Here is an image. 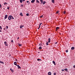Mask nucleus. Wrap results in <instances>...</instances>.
<instances>
[{"mask_svg": "<svg viewBox=\"0 0 75 75\" xmlns=\"http://www.w3.org/2000/svg\"><path fill=\"white\" fill-rule=\"evenodd\" d=\"M57 44V42H56L55 43V44Z\"/></svg>", "mask_w": 75, "mask_h": 75, "instance_id": "a18cd8bd", "label": "nucleus"}, {"mask_svg": "<svg viewBox=\"0 0 75 75\" xmlns=\"http://www.w3.org/2000/svg\"><path fill=\"white\" fill-rule=\"evenodd\" d=\"M28 2H29V1H27V3H28Z\"/></svg>", "mask_w": 75, "mask_h": 75, "instance_id": "79ce46f5", "label": "nucleus"}, {"mask_svg": "<svg viewBox=\"0 0 75 75\" xmlns=\"http://www.w3.org/2000/svg\"><path fill=\"white\" fill-rule=\"evenodd\" d=\"M8 28V26H6V29H7V28Z\"/></svg>", "mask_w": 75, "mask_h": 75, "instance_id": "c9c22d12", "label": "nucleus"}, {"mask_svg": "<svg viewBox=\"0 0 75 75\" xmlns=\"http://www.w3.org/2000/svg\"><path fill=\"white\" fill-rule=\"evenodd\" d=\"M10 70L12 72H14V70L13 69H10Z\"/></svg>", "mask_w": 75, "mask_h": 75, "instance_id": "1a4fd4ad", "label": "nucleus"}, {"mask_svg": "<svg viewBox=\"0 0 75 75\" xmlns=\"http://www.w3.org/2000/svg\"><path fill=\"white\" fill-rule=\"evenodd\" d=\"M34 2H35V0H32L31 1V3H34Z\"/></svg>", "mask_w": 75, "mask_h": 75, "instance_id": "423d86ee", "label": "nucleus"}, {"mask_svg": "<svg viewBox=\"0 0 75 75\" xmlns=\"http://www.w3.org/2000/svg\"><path fill=\"white\" fill-rule=\"evenodd\" d=\"M74 49H75V47H72L71 48V50H74Z\"/></svg>", "mask_w": 75, "mask_h": 75, "instance_id": "2eb2a0df", "label": "nucleus"}, {"mask_svg": "<svg viewBox=\"0 0 75 75\" xmlns=\"http://www.w3.org/2000/svg\"><path fill=\"white\" fill-rule=\"evenodd\" d=\"M73 68H75V65H74V66H73Z\"/></svg>", "mask_w": 75, "mask_h": 75, "instance_id": "e433bc0d", "label": "nucleus"}, {"mask_svg": "<svg viewBox=\"0 0 75 75\" xmlns=\"http://www.w3.org/2000/svg\"><path fill=\"white\" fill-rule=\"evenodd\" d=\"M59 12V11H57L56 13V14H58V13Z\"/></svg>", "mask_w": 75, "mask_h": 75, "instance_id": "7c9ffc66", "label": "nucleus"}, {"mask_svg": "<svg viewBox=\"0 0 75 75\" xmlns=\"http://www.w3.org/2000/svg\"><path fill=\"white\" fill-rule=\"evenodd\" d=\"M46 3V2L44 1L43 2V4H45V3Z\"/></svg>", "mask_w": 75, "mask_h": 75, "instance_id": "aec40b11", "label": "nucleus"}, {"mask_svg": "<svg viewBox=\"0 0 75 75\" xmlns=\"http://www.w3.org/2000/svg\"><path fill=\"white\" fill-rule=\"evenodd\" d=\"M40 26H41V25H40L39 26V28H40Z\"/></svg>", "mask_w": 75, "mask_h": 75, "instance_id": "c03bdc74", "label": "nucleus"}, {"mask_svg": "<svg viewBox=\"0 0 75 75\" xmlns=\"http://www.w3.org/2000/svg\"><path fill=\"white\" fill-rule=\"evenodd\" d=\"M15 61H18L17 59H15Z\"/></svg>", "mask_w": 75, "mask_h": 75, "instance_id": "58836bf2", "label": "nucleus"}, {"mask_svg": "<svg viewBox=\"0 0 75 75\" xmlns=\"http://www.w3.org/2000/svg\"><path fill=\"white\" fill-rule=\"evenodd\" d=\"M66 13V12H65V11H64L63 12V14H65Z\"/></svg>", "mask_w": 75, "mask_h": 75, "instance_id": "72a5a7b5", "label": "nucleus"}, {"mask_svg": "<svg viewBox=\"0 0 75 75\" xmlns=\"http://www.w3.org/2000/svg\"><path fill=\"white\" fill-rule=\"evenodd\" d=\"M20 16H23V13H20Z\"/></svg>", "mask_w": 75, "mask_h": 75, "instance_id": "ddd939ff", "label": "nucleus"}, {"mask_svg": "<svg viewBox=\"0 0 75 75\" xmlns=\"http://www.w3.org/2000/svg\"><path fill=\"white\" fill-rule=\"evenodd\" d=\"M56 74H56V73H54V75H56Z\"/></svg>", "mask_w": 75, "mask_h": 75, "instance_id": "f704fd0d", "label": "nucleus"}, {"mask_svg": "<svg viewBox=\"0 0 75 75\" xmlns=\"http://www.w3.org/2000/svg\"><path fill=\"white\" fill-rule=\"evenodd\" d=\"M39 50H42V47H39Z\"/></svg>", "mask_w": 75, "mask_h": 75, "instance_id": "6ab92c4d", "label": "nucleus"}, {"mask_svg": "<svg viewBox=\"0 0 75 75\" xmlns=\"http://www.w3.org/2000/svg\"><path fill=\"white\" fill-rule=\"evenodd\" d=\"M66 52H68V50H66Z\"/></svg>", "mask_w": 75, "mask_h": 75, "instance_id": "c756f323", "label": "nucleus"}, {"mask_svg": "<svg viewBox=\"0 0 75 75\" xmlns=\"http://www.w3.org/2000/svg\"><path fill=\"white\" fill-rule=\"evenodd\" d=\"M58 29H56V31H57Z\"/></svg>", "mask_w": 75, "mask_h": 75, "instance_id": "864d4df0", "label": "nucleus"}, {"mask_svg": "<svg viewBox=\"0 0 75 75\" xmlns=\"http://www.w3.org/2000/svg\"><path fill=\"white\" fill-rule=\"evenodd\" d=\"M23 4H21V7H23Z\"/></svg>", "mask_w": 75, "mask_h": 75, "instance_id": "bb28decb", "label": "nucleus"}, {"mask_svg": "<svg viewBox=\"0 0 75 75\" xmlns=\"http://www.w3.org/2000/svg\"><path fill=\"white\" fill-rule=\"evenodd\" d=\"M46 44L47 45H48V42H46Z\"/></svg>", "mask_w": 75, "mask_h": 75, "instance_id": "f3484780", "label": "nucleus"}, {"mask_svg": "<svg viewBox=\"0 0 75 75\" xmlns=\"http://www.w3.org/2000/svg\"><path fill=\"white\" fill-rule=\"evenodd\" d=\"M7 3H4V5H5V6H6V5H7Z\"/></svg>", "mask_w": 75, "mask_h": 75, "instance_id": "4468645a", "label": "nucleus"}, {"mask_svg": "<svg viewBox=\"0 0 75 75\" xmlns=\"http://www.w3.org/2000/svg\"><path fill=\"white\" fill-rule=\"evenodd\" d=\"M30 2H29V4H30Z\"/></svg>", "mask_w": 75, "mask_h": 75, "instance_id": "4d7b16f0", "label": "nucleus"}, {"mask_svg": "<svg viewBox=\"0 0 75 75\" xmlns=\"http://www.w3.org/2000/svg\"><path fill=\"white\" fill-rule=\"evenodd\" d=\"M23 1H25V0H22Z\"/></svg>", "mask_w": 75, "mask_h": 75, "instance_id": "3c124183", "label": "nucleus"}, {"mask_svg": "<svg viewBox=\"0 0 75 75\" xmlns=\"http://www.w3.org/2000/svg\"><path fill=\"white\" fill-rule=\"evenodd\" d=\"M14 64L15 65H16V66L17 65V62H15L14 63Z\"/></svg>", "mask_w": 75, "mask_h": 75, "instance_id": "39448f33", "label": "nucleus"}, {"mask_svg": "<svg viewBox=\"0 0 75 75\" xmlns=\"http://www.w3.org/2000/svg\"><path fill=\"white\" fill-rule=\"evenodd\" d=\"M7 18V15H6L5 16L4 19H6Z\"/></svg>", "mask_w": 75, "mask_h": 75, "instance_id": "20e7f679", "label": "nucleus"}, {"mask_svg": "<svg viewBox=\"0 0 75 75\" xmlns=\"http://www.w3.org/2000/svg\"><path fill=\"white\" fill-rule=\"evenodd\" d=\"M11 42H13V40H12L11 41Z\"/></svg>", "mask_w": 75, "mask_h": 75, "instance_id": "4c0bfd02", "label": "nucleus"}, {"mask_svg": "<svg viewBox=\"0 0 75 75\" xmlns=\"http://www.w3.org/2000/svg\"><path fill=\"white\" fill-rule=\"evenodd\" d=\"M4 44L5 46H8V44H7V42H6V41L4 42Z\"/></svg>", "mask_w": 75, "mask_h": 75, "instance_id": "f03ea898", "label": "nucleus"}, {"mask_svg": "<svg viewBox=\"0 0 75 75\" xmlns=\"http://www.w3.org/2000/svg\"><path fill=\"white\" fill-rule=\"evenodd\" d=\"M37 61H40V59H37Z\"/></svg>", "mask_w": 75, "mask_h": 75, "instance_id": "a19ab883", "label": "nucleus"}, {"mask_svg": "<svg viewBox=\"0 0 75 75\" xmlns=\"http://www.w3.org/2000/svg\"><path fill=\"white\" fill-rule=\"evenodd\" d=\"M59 27H57L56 28V30H58V29H59Z\"/></svg>", "mask_w": 75, "mask_h": 75, "instance_id": "4be33fe9", "label": "nucleus"}, {"mask_svg": "<svg viewBox=\"0 0 75 75\" xmlns=\"http://www.w3.org/2000/svg\"><path fill=\"white\" fill-rule=\"evenodd\" d=\"M40 1L41 3H43V1L42 0H40Z\"/></svg>", "mask_w": 75, "mask_h": 75, "instance_id": "b1692460", "label": "nucleus"}, {"mask_svg": "<svg viewBox=\"0 0 75 75\" xmlns=\"http://www.w3.org/2000/svg\"><path fill=\"white\" fill-rule=\"evenodd\" d=\"M64 70L65 71H68V69L66 68L64 69Z\"/></svg>", "mask_w": 75, "mask_h": 75, "instance_id": "a211bd4d", "label": "nucleus"}, {"mask_svg": "<svg viewBox=\"0 0 75 75\" xmlns=\"http://www.w3.org/2000/svg\"><path fill=\"white\" fill-rule=\"evenodd\" d=\"M0 63H1V64H4V62H3L1 61H0Z\"/></svg>", "mask_w": 75, "mask_h": 75, "instance_id": "9b49d317", "label": "nucleus"}, {"mask_svg": "<svg viewBox=\"0 0 75 75\" xmlns=\"http://www.w3.org/2000/svg\"><path fill=\"white\" fill-rule=\"evenodd\" d=\"M48 75H51V73L50 72H49L48 73Z\"/></svg>", "mask_w": 75, "mask_h": 75, "instance_id": "f8f14e48", "label": "nucleus"}, {"mask_svg": "<svg viewBox=\"0 0 75 75\" xmlns=\"http://www.w3.org/2000/svg\"><path fill=\"white\" fill-rule=\"evenodd\" d=\"M1 7H2V6L1 5V4H0V8H1Z\"/></svg>", "mask_w": 75, "mask_h": 75, "instance_id": "a878e982", "label": "nucleus"}, {"mask_svg": "<svg viewBox=\"0 0 75 75\" xmlns=\"http://www.w3.org/2000/svg\"><path fill=\"white\" fill-rule=\"evenodd\" d=\"M16 66H17V67H18V69H20L21 68V67H20V66H19V65H18Z\"/></svg>", "mask_w": 75, "mask_h": 75, "instance_id": "7ed1b4c3", "label": "nucleus"}, {"mask_svg": "<svg viewBox=\"0 0 75 75\" xmlns=\"http://www.w3.org/2000/svg\"><path fill=\"white\" fill-rule=\"evenodd\" d=\"M24 25H21L20 26V28H23V27H24Z\"/></svg>", "mask_w": 75, "mask_h": 75, "instance_id": "9d476101", "label": "nucleus"}, {"mask_svg": "<svg viewBox=\"0 0 75 75\" xmlns=\"http://www.w3.org/2000/svg\"><path fill=\"white\" fill-rule=\"evenodd\" d=\"M9 8H10V7H7V9H8V10H9Z\"/></svg>", "mask_w": 75, "mask_h": 75, "instance_id": "473e14b6", "label": "nucleus"}, {"mask_svg": "<svg viewBox=\"0 0 75 75\" xmlns=\"http://www.w3.org/2000/svg\"><path fill=\"white\" fill-rule=\"evenodd\" d=\"M40 52H38V53H40Z\"/></svg>", "mask_w": 75, "mask_h": 75, "instance_id": "6e6d98bb", "label": "nucleus"}, {"mask_svg": "<svg viewBox=\"0 0 75 75\" xmlns=\"http://www.w3.org/2000/svg\"><path fill=\"white\" fill-rule=\"evenodd\" d=\"M18 45H19V46H21V45H21V44H18Z\"/></svg>", "mask_w": 75, "mask_h": 75, "instance_id": "c85d7f7f", "label": "nucleus"}, {"mask_svg": "<svg viewBox=\"0 0 75 75\" xmlns=\"http://www.w3.org/2000/svg\"><path fill=\"white\" fill-rule=\"evenodd\" d=\"M2 31L0 30V32H1Z\"/></svg>", "mask_w": 75, "mask_h": 75, "instance_id": "de8ad7c7", "label": "nucleus"}, {"mask_svg": "<svg viewBox=\"0 0 75 75\" xmlns=\"http://www.w3.org/2000/svg\"><path fill=\"white\" fill-rule=\"evenodd\" d=\"M17 39L18 40V39H19V37H18Z\"/></svg>", "mask_w": 75, "mask_h": 75, "instance_id": "8fccbe9b", "label": "nucleus"}, {"mask_svg": "<svg viewBox=\"0 0 75 75\" xmlns=\"http://www.w3.org/2000/svg\"><path fill=\"white\" fill-rule=\"evenodd\" d=\"M0 29L1 30H2V28H1V26H0Z\"/></svg>", "mask_w": 75, "mask_h": 75, "instance_id": "2f4dec72", "label": "nucleus"}, {"mask_svg": "<svg viewBox=\"0 0 75 75\" xmlns=\"http://www.w3.org/2000/svg\"><path fill=\"white\" fill-rule=\"evenodd\" d=\"M26 16H29V14L28 13H27L26 14Z\"/></svg>", "mask_w": 75, "mask_h": 75, "instance_id": "5701e85b", "label": "nucleus"}, {"mask_svg": "<svg viewBox=\"0 0 75 75\" xmlns=\"http://www.w3.org/2000/svg\"><path fill=\"white\" fill-rule=\"evenodd\" d=\"M11 18L13 20H14V18H13V16L11 15L9 16L8 17V19L9 20H11Z\"/></svg>", "mask_w": 75, "mask_h": 75, "instance_id": "f257e3e1", "label": "nucleus"}, {"mask_svg": "<svg viewBox=\"0 0 75 75\" xmlns=\"http://www.w3.org/2000/svg\"><path fill=\"white\" fill-rule=\"evenodd\" d=\"M36 2H37L38 3H40V1L38 0H36Z\"/></svg>", "mask_w": 75, "mask_h": 75, "instance_id": "412c9836", "label": "nucleus"}, {"mask_svg": "<svg viewBox=\"0 0 75 75\" xmlns=\"http://www.w3.org/2000/svg\"><path fill=\"white\" fill-rule=\"evenodd\" d=\"M62 71H64V70L62 69Z\"/></svg>", "mask_w": 75, "mask_h": 75, "instance_id": "ea45409f", "label": "nucleus"}, {"mask_svg": "<svg viewBox=\"0 0 75 75\" xmlns=\"http://www.w3.org/2000/svg\"><path fill=\"white\" fill-rule=\"evenodd\" d=\"M42 17H43V16L42 15L40 16V18H42Z\"/></svg>", "mask_w": 75, "mask_h": 75, "instance_id": "cd10ccee", "label": "nucleus"}, {"mask_svg": "<svg viewBox=\"0 0 75 75\" xmlns=\"http://www.w3.org/2000/svg\"><path fill=\"white\" fill-rule=\"evenodd\" d=\"M54 64V65H56V64H55V61H53L52 62Z\"/></svg>", "mask_w": 75, "mask_h": 75, "instance_id": "6e6552de", "label": "nucleus"}, {"mask_svg": "<svg viewBox=\"0 0 75 75\" xmlns=\"http://www.w3.org/2000/svg\"><path fill=\"white\" fill-rule=\"evenodd\" d=\"M20 3H23V1L22 0H20Z\"/></svg>", "mask_w": 75, "mask_h": 75, "instance_id": "393cba45", "label": "nucleus"}, {"mask_svg": "<svg viewBox=\"0 0 75 75\" xmlns=\"http://www.w3.org/2000/svg\"><path fill=\"white\" fill-rule=\"evenodd\" d=\"M48 42L49 43H50V42H51V39H50V38L48 39Z\"/></svg>", "mask_w": 75, "mask_h": 75, "instance_id": "0eeeda50", "label": "nucleus"}, {"mask_svg": "<svg viewBox=\"0 0 75 75\" xmlns=\"http://www.w3.org/2000/svg\"><path fill=\"white\" fill-rule=\"evenodd\" d=\"M41 59H39V61H41Z\"/></svg>", "mask_w": 75, "mask_h": 75, "instance_id": "5fc2aeb1", "label": "nucleus"}, {"mask_svg": "<svg viewBox=\"0 0 75 75\" xmlns=\"http://www.w3.org/2000/svg\"><path fill=\"white\" fill-rule=\"evenodd\" d=\"M41 43H40L39 45H41Z\"/></svg>", "mask_w": 75, "mask_h": 75, "instance_id": "09e8293b", "label": "nucleus"}, {"mask_svg": "<svg viewBox=\"0 0 75 75\" xmlns=\"http://www.w3.org/2000/svg\"><path fill=\"white\" fill-rule=\"evenodd\" d=\"M40 28H39V27L38 28V30H39V29H40Z\"/></svg>", "mask_w": 75, "mask_h": 75, "instance_id": "603ef678", "label": "nucleus"}, {"mask_svg": "<svg viewBox=\"0 0 75 75\" xmlns=\"http://www.w3.org/2000/svg\"><path fill=\"white\" fill-rule=\"evenodd\" d=\"M52 2L53 3H55V2L54 1V0H52Z\"/></svg>", "mask_w": 75, "mask_h": 75, "instance_id": "dca6fc26", "label": "nucleus"}, {"mask_svg": "<svg viewBox=\"0 0 75 75\" xmlns=\"http://www.w3.org/2000/svg\"><path fill=\"white\" fill-rule=\"evenodd\" d=\"M4 30H6V28H4Z\"/></svg>", "mask_w": 75, "mask_h": 75, "instance_id": "49530a36", "label": "nucleus"}, {"mask_svg": "<svg viewBox=\"0 0 75 75\" xmlns=\"http://www.w3.org/2000/svg\"><path fill=\"white\" fill-rule=\"evenodd\" d=\"M42 24V23H40V25H41V24Z\"/></svg>", "mask_w": 75, "mask_h": 75, "instance_id": "37998d69", "label": "nucleus"}]
</instances>
